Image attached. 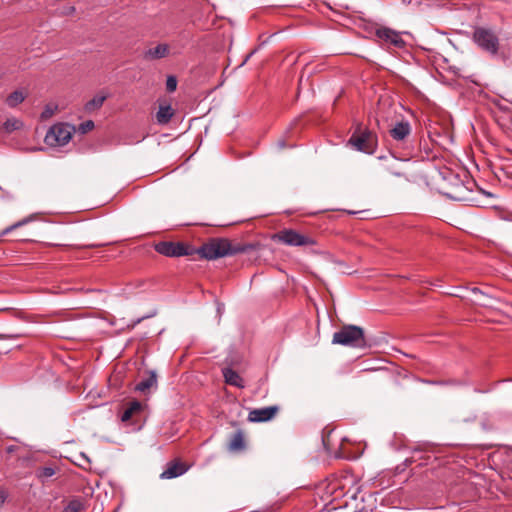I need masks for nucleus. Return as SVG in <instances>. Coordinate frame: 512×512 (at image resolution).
I'll use <instances>...</instances> for the list:
<instances>
[{
  "instance_id": "obj_1",
  "label": "nucleus",
  "mask_w": 512,
  "mask_h": 512,
  "mask_svg": "<svg viewBox=\"0 0 512 512\" xmlns=\"http://www.w3.org/2000/svg\"><path fill=\"white\" fill-rule=\"evenodd\" d=\"M255 248V244L232 242L227 238H211L198 248L184 242L161 241L155 244V251L166 257L198 254L201 259L209 261L246 253Z\"/></svg>"
},
{
  "instance_id": "obj_2",
  "label": "nucleus",
  "mask_w": 512,
  "mask_h": 512,
  "mask_svg": "<svg viewBox=\"0 0 512 512\" xmlns=\"http://www.w3.org/2000/svg\"><path fill=\"white\" fill-rule=\"evenodd\" d=\"M333 344L364 349L369 346L362 327L357 325H344L333 334Z\"/></svg>"
},
{
  "instance_id": "obj_3",
  "label": "nucleus",
  "mask_w": 512,
  "mask_h": 512,
  "mask_svg": "<svg viewBox=\"0 0 512 512\" xmlns=\"http://www.w3.org/2000/svg\"><path fill=\"white\" fill-rule=\"evenodd\" d=\"M473 41L483 51L490 55H497L500 47L497 33L488 27H475L473 30Z\"/></svg>"
},
{
  "instance_id": "obj_4",
  "label": "nucleus",
  "mask_w": 512,
  "mask_h": 512,
  "mask_svg": "<svg viewBox=\"0 0 512 512\" xmlns=\"http://www.w3.org/2000/svg\"><path fill=\"white\" fill-rule=\"evenodd\" d=\"M274 240L281 242L287 246L307 247L316 245V240L307 235L302 234L294 229H283L273 236Z\"/></svg>"
},
{
  "instance_id": "obj_5",
  "label": "nucleus",
  "mask_w": 512,
  "mask_h": 512,
  "mask_svg": "<svg viewBox=\"0 0 512 512\" xmlns=\"http://www.w3.org/2000/svg\"><path fill=\"white\" fill-rule=\"evenodd\" d=\"M73 132L74 127L69 124H55L47 131L44 141L51 147L64 146L70 141Z\"/></svg>"
},
{
  "instance_id": "obj_6",
  "label": "nucleus",
  "mask_w": 512,
  "mask_h": 512,
  "mask_svg": "<svg viewBox=\"0 0 512 512\" xmlns=\"http://www.w3.org/2000/svg\"><path fill=\"white\" fill-rule=\"evenodd\" d=\"M357 151L371 154L377 144V137L370 130L360 131V127L350 137L349 142Z\"/></svg>"
},
{
  "instance_id": "obj_7",
  "label": "nucleus",
  "mask_w": 512,
  "mask_h": 512,
  "mask_svg": "<svg viewBox=\"0 0 512 512\" xmlns=\"http://www.w3.org/2000/svg\"><path fill=\"white\" fill-rule=\"evenodd\" d=\"M389 134L395 142L405 145L411 136V125L407 120L398 121L389 129Z\"/></svg>"
},
{
  "instance_id": "obj_8",
  "label": "nucleus",
  "mask_w": 512,
  "mask_h": 512,
  "mask_svg": "<svg viewBox=\"0 0 512 512\" xmlns=\"http://www.w3.org/2000/svg\"><path fill=\"white\" fill-rule=\"evenodd\" d=\"M375 35L384 43L393 45L396 48H403L406 44L399 32L388 27L376 29Z\"/></svg>"
},
{
  "instance_id": "obj_9",
  "label": "nucleus",
  "mask_w": 512,
  "mask_h": 512,
  "mask_svg": "<svg viewBox=\"0 0 512 512\" xmlns=\"http://www.w3.org/2000/svg\"><path fill=\"white\" fill-rule=\"evenodd\" d=\"M278 410L279 407L276 405L253 409L248 414V420L250 422H266L274 418Z\"/></svg>"
},
{
  "instance_id": "obj_10",
  "label": "nucleus",
  "mask_w": 512,
  "mask_h": 512,
  "mask_svg": "<svg viewBox=\"0 0 512 512\" xmlns=\"http://www.w3.org/2000/svg\"><path fill=\"white\" fill-rule=\"evenodd\" d=\"M188 466L180 460H173L166 464L165 470L160 474L161 479H173L185 474Z\"/></svg>"
},
{
  "instance_id": "obj_11",
  "label": "nucleus",
  "mask_w": 512,
  "mask_h": 512,
  "mask_svg": "<svg viewBox=\"0 0 512 512\" xmlns=\"http://www.w3.org/2000/svg\"><path fill=\"white\" fill-rule=\"evenodd\" d=\"M453 178L456 180L455 186L449 190L445 191L444 195L448 198L455 200V201H467V188L465 185L458 179V177L455 175Z\"/></svg>"
},
{
  "instance_id": "obj_12",
  "label": "nucleus",
  "mask_w": 512,
  "mask_h": 512,
  "mask_svg": "<svg viewBox=\"0 0 512 512\" xmlns=\"http://www.w3.org/2000/svg\"><path fill=\"white\" fill-rule=\"evenodd\" d=\"M157 387V374L154 370H149L146 372V377H144L138 384L135 386V390L141 393H146L152 388Z\"/></svg>"
},
{
  "instance_id": "obj_13",
  "label": "nucleus",
  "mask_w": 512,
  "mask_h": 512,
  "mask_svg": "<svg viewBox=\"0 0 512 512\" xmlns=\"http://www.w3.org/2000/svg\"><path fill=\"white\" fill-rule=\"evenodd\" d=\"M471 293L474 295V301L480 306L491 307L497 301L495 297L477 287L472 288Z\"/></svg>"
},
{
  "instance_id": "obj_14",
  "label": "nucleus",
  "mask_w": 512,
  "mask_h": 512,
  "mask_svg": "<svg viewBox=\"0 0 512 512\" xmlns=\"http://www.w3.org/2000/svg\"><path fill=\"white\" fill-rule=\"evenodd\" d=\"M222 374L227 384L235 386L237 388L245 387L243 378L232 368L222 369Z\"/></svg>"
},
{
  "instance_id": "obj_15",
  "label": "nucleus",
  "mask_w": 512,
  "mask_h": 512,
  "mask_svg": "<svg viewBox=\"0 0 512 512\" xmlns=\"http://www.w3.org/2000/svg\"><path fill=\"white\" fill-rule=\"evenodd\" d=\"M169 54V46L165 43L158 44L144 53V57L149 60L161 59Z\"/></svg>"
},
{
  "instance_id": "obj_16",
  "label": "nucleus",
  "mask_w": 512,
  "mask_h": 512,
  "mask_svg": "<svg viewBox=\"0 0 512 512\" xmlns=\"http://www.w3.org/2000/svg\"><path fill=\"white\" fill-rule=\"evenodd\" d=\"M174 115V110L171 105H160L156 114L157 123L165 125L170 122Z\"/></svg>"
},
{
  "instance_id": "obj_17",
  "label": "nucleus",
  "mask_w": 512,
  "mask_h": 512,
  "mask_svg": "<svg viewBox=\"0 0 512 512\" xmlns=\"http://www.w3.org/2000/svg\"><path fill=\"white\" fill-rule=\"evenodd\" d=\"M228 447L231 451H240V450L244 449V447H245L244 435L241 430L236 431L231 436Z\"/></svg>"
},
{
  "instance_id": "obj_18",
  "label": "nucleus",
  "mask_w": 512,
  "mask_h": 512,
  "mask_svg": "<svg viewBox=\"0 0 512 512\" xmlns=\"http://www.w3.org/2000/svg\"><path fill=\"white\" fill-rule=\"evenodd\" d=\"M106 98H107V95H105V94L95 95L90 101H88L85 104V106H84L85 111L90 113V112H93L94 110L99 109L103 105Z\"/></svg>"
},
{
  "instance_id": "obj_19",
  "label": "nucleus",
  "mask_w": 512,
  "mask_h": 512,
  "mask_svg": "<svg viewBox=\"0 0 512 512\" xmlns=\"http://www.w3.org/2000/svg\"><path fill=\"white\" fill-rule=\"evenodd\" d=\"M142 406L139 401H132L129 403V406L124 410V412L121 415V420L123 422H126L131 419L133 414L136 412H139L141 410Z\"/></svg>"
},
{
  "instance_id": "obj_20",
  "label": "nucleus",
  "mask_w": 512,
  "mask_h": 512,
  "mask_svg": "<svg viewBox=\"0 0 512 512\" xmlns=\"http://www.w3.org/2000/svg\"><path fill=\"white\" fill-rule=\"evenodd\" d=\"M25 99V95L23 94L22 91H14L12 92L7 98H6V104L11 107V108H14L16 107L18 104L22 103Z\"/></svg>"
},
{
  "instance_id": "obj_21",
  "label": "nucleus",
  "mask_w": 512,
  "mask_h": 512,
  "mask_svg": "<svg viewBox=\"0 0 512 512\" xmlns=\"http://www.w3.org/2000/svg\"><path fill=\"white\" fill-rule=\"evenodd\" d=\"M376 124L379 129H382V124L388 120V112H386L385 103H379L378 110L376 112Z\"/></svg>"
},
{
  "instance_id": "obj_22",
  "label": "nucleus",
  "mask_w": 512,
  "mask_h": 512,
  "mask_svg": "<svg viewBox=\"0 0 512 512\" xmlns=\"http://www.w3.org/2000/svg\"><path fill=\"white\" fill-rule=\"evenodd\" d=\"M23 126V123L22 121H20L19 119H16V118H8L4 123H3V129L5 130V132L7 133H11L15 130H18L20 129L21 127Z\"/></svg>"
},
{
  "instance_id": "obj_23",
  "label": "nucleus",
  "mask_w": 512,
  "mask_h": 512,
  "mask_svg": "<svg viewBox=\"0 0 512 512\" xmlns=\"http://www.w3.org/2000/svg\"><path fill=\"white\" fill-rule=\"evenodd\" d=\"M55 474V469L52 467H40L36 470V476L42 482L46 481L48 478L52 477Z\"/></svg>"
},
{
  "instance_id": "obj_24",
  "label": "nucleus",
  "mask_w": 512,
  "mask_h": 512,
  "mask_svg": "<svg viewBox=\"0 0 512 512\" xmlns=\"http://www.w3.org/2000/svg\"><path fill=\"white\" fill-rule=\"evenodd\" d=\"M16 338H17V335L0 334V354H6L12 349L11 346L6 345L2 342L5 340H15Z\"/></svg>"
},
{
  "instance_id": "obj_25",
  "label": "nucleus",
  "mask_w": 512,
  "mask_h": 512,
  "mask_svg": "<svg viewBox=\"0 0 512 512\" xmlns=\"http://www.w3.org/2000/svg\"><path fill=\"white\" fill-rule=\"evenodd\" d=\"M30 221L29 218H25L23 220H20L10 226H8L7 228H5L1 233H0V240L2 239L3 236L7 235L8 233L12 232L13 230L19 228V227H22L24 226L25 224H27L28 222Z\"/></svg>"
},
{
  "instance_id": "obj_26",
  "label": "nucleus",
  "mask_w": 512,
  "mask_h": 512,
  "mask_svg": "<svg viewBox=\"0 0 512 512\" xmlns=\"http://www.w3.org/2000/svg\"><path fill=\"white\" fill-rule=\"evenodd\" d=\"M58 106L55 104H47L41 113V119L46 120L54 115Z\"/></svg>"
},
{
  "instance_id": "obj_27",
  "label": "nucleus",
  "mask_w": 512,
  "mask_h": 512,
  "mask_svg": "<svg viewBox=\"0 0 512 512\" xmlns=\"http://www.w3.org/2000/svg\"><path fill=\"white\" fill-rule=\"evenodd\" d=\"M177 88V78L173 75L167 77L166 89L168 92H174Z\"/></svg>"
},
{
  "instance_id": "obj_28",
  "label": "nucleus",
  "mask_w": 512,
  "mask_h": 512,
  "mask_svg": "<svg viewBox=\"0 0 512 512\" xmlns=\"http://www.w3.org/2000/svg\"><path fill=\"white\" fill-rule=\"evenodd\" d=\"M94 128V122L92 120H87L86 122H83L79 126V130L81 133H87L88 131L92 130Z\"/></svg>"
},
{
  "instance_id": "obj_29",
  "label": "nucleus",
  "mask_w": 512,
  "mask_h": 512,
  "mask_svg": "<svg viewBox=\"0 0 512 512\" xmlns=\"http://www.w3.org/2000/svg\"><path fill=\"white\" fill-rule=\"evenodd\" d=\"M145 317L138 318L133 320L130 324H128L129 329H133L137 324H139Z\"/></svg>"
},
{
  "instance_id": "obj_30",
  "label": "nucleus",
  "mask_w": 512,
  "mask_h": 512,
  "mask_svg": "<svg viewBox=\"0 0 512 512\" xmlns=\"http://www.w3.org/2000/svg\"><path fill=\"white\" fill-rule=\"evenodd\" d=\"M7 498V493L5 490H0V507L3 505Z\"/></svg>"
},
{
  "instance_id": "obj_31",
  "label": "nucleus",
  "mask_w": 512,
  "mask_h": 512,
  "mask_svg": "<svg viewBox=\"0 0 512 512\" xmlns=\"http://www.w3.org/2000/svg\"><path fill=\"white\" fill-rule=\"evenodd\" d=\"M255 53V50L251 51L246 57L245 59L243 60V62L241 63V66L244 65L249 59L250 57Z\"/></svg>"
},
{
  "instance_id": "obj_32",
  "label": "nucleus",
  "mask_w": 512,
  "mask_h": 512,
  "mask_svg": "<svg viewBox=\"0 0 512 512\" xmlns=\"http://www.w3.org/2000/svg\"><path fill=\"white\" fill-rule=\"evenodd\" d=\"M279 146H280L281 148H284V147H285V142H284V141H280V142H279Z\"/></svg>"
},
{
  "instance_id": "obj_33",
  "label": "nucleus",
  "mask_w": 512,
  "mask_h": 512,
  "mask_svg": "<svg viewBox=\"0 0 512 512\" xmlns=\"http://www.w3.org/2000/svg\"><path fill=\"white\" fill-rule=\"evenodd\" d=\"M69 12H70V13H74V12H75V7H71V8L69 9Z\"/></svg>"
},
{
  "instance_id": "obj_34",
  "label": "nucleus",
  "mask_w": 512,
  "mask_h": 512,
  "mask_svg": "<svg viewBox=\"0 0 512 512\" xmlns=\"http://www.w3.org/2000/svg\"><path fill=\"white\" fill-rule=\"evenodd\" d=\"M394 174H395L396 176H401V175H402L401 173H398V172H396V173H394Z\"/></svg>"
},
{
  "instance_id": "obj_35",
  "label": "nucleus",
  "mask_w": 512,
  "mask_h": 512,
  "mask_svg": "<svg viewBox=\"0 0 512 512\" xmlns=\"http://www.w3.org/2000/svg\"><path fill=\"white\" fill-rule=\"evenodd\" d=\"M57 246H59V244H58ZM66 246H67V245L60 244V247H66Z\"/></svg>"
}]
</instances>
